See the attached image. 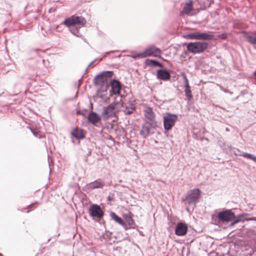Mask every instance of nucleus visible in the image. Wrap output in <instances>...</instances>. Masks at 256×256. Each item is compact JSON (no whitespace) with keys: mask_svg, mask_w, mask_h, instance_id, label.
I'll return each instance as SVG.
<instances>
[{"mask_svg":"<svg viewBox=\"0 0 256 256\" xmlns=\"http://www.w3.org/2000/svg\"><path fill=\"white\" fill-rule=\"evenodd\" d=\"M249 215L248 214H241L236 216L231 210H226L220 212L218 214V218L219 222H230V226H232L242 220L245 216Z\"/></svg>","mask_w":256,"mask_h":256,"instance_id":"nucleus-1","label":"nucleus"},{"mask_svg":"<svg viewBox=\"0 0 256 256\" xmlns=\"http://www.w3.org/2000/svg\"><path fill=\"white\" fill-rule=\"evenodd\" d=\"M113 75V71H104L95 76L93 80V83L95 86H102V92H106L109 86V84L107 82L108 79L112 77Z\"/></svg>","mask_w":256,"mask_h":256,"instance_id":"nucleus-2","label":"nucleus"},{"mask_svg":"<svg viewBox=\"0 0 256 256\" xmlns=\"http://www.w3.org/2000/svg\"><path fill=\"white\" fill-rule=\"evenodd\" d=\"M123 106L122 103L118 102H113L103 108L102 116L104 120H107L110 117L117 119V114L120 112V108Z\"/></svg>","mask_w":256,"mask_h":256,"instance_id":"nucleus-3","label":"nucleus"},{"mask_svg":"<svg viewBox=\"0 0 256 256\" xmlns=\"http://www.w3.org/2000/svg\"><path fill=\"white\" fill-rule=\"evenodd\" d=\"M208 46V42L204 41L190 42L186 44L187 50L193 54L204 52Z\"/></svg>","mask_w":256,"mask_h":256,"instance_id":"nucleus-4","label":"nucleus"},{"mask_svg":"<svg viewBox=\"0 0 256 256\" xmlns=\"http://www.w3.org/2000/svg\"><path fill=\"white\" fill-rule=\"evenodd\" d=\"M162 54V50L158 48L152 46L146 48L143 52L138 53L134 56V58H146L149 56H158Z\"/></svg>","mask_w":256,"mask_h":256,"instance_id":"nucleus-5","label":"nucleus"},{"mask_svg":"<svg viewBox=\"0 0 256 256\" xmlns=\"http://www.w3.org/2000/svg\"><path fill=\"white\" fill-rule=\"evenodd\" d=\"M178 116L176 114L166 112L163 116L164 129L168 131L174 126Z\"/></svg>","mask_w":256,"mask_h":256,"instance_id":"nucleus-6","label":"nucleus"},{"mask_svg":"<svg viewBox=\"0 0 256 256\" xmlns=\"http://www.w3.org/2000/svg\"><path fill=\"white\" fill-rule=\"evenodd\" d=\"M200 190L198 188H194L190 190L186 196V203L188 205L196 206L200 197Z\"/></svg>","mask_w":256,"mask_h":256,"instance_id":"nucleus-7","label":"nucleus"},{"mask_svg":"<svg viewBox=\"0 0 256 256\" xmlns=\"http://www.w3.org/2000/svg\"><path fill=\"white\" fill-rule=\"evenodd\" d=\"M86 23V19L80 16H72L70 18H66L63 22V24L66 26H71L78 24L84 26Z\"/></svg>","mask_w":256,"mask_h":256,"instance_id":"nucleus-8","label":"nucleus"},{"mask_svg":"<svg viewBox=\"0 0 256 256\" xmlns=\"http://www.w3.org/2000/svg\"><path fill=\"white\" fill-rule=\"evenodd\" d=\"M156 126V122H145L142 125V129L140 131V134L143 138H146L150 134L154 133L152 130L155 129Z\"/></svg>","mask_w":256,"mask_h":256,"instance_id":"nucleus-9","label":"nucleus"},{"mask_svg":"<svg viewBox=\"0 0 256 256\" xmlns=\"http://www.w3.org/2000/svg\"><path fill=\"white\" fill-rule=\"evenodd\" d=\"M89 212L92 217L100 219L102 218L104 215V212L101 207L96 204H93L90 206Z\"/></svg>","mask_w":256,"mask_h":256,"instance_id":"nucleus-10","label":"nucleus"},{"mask_svg":"<svg viewBox=\"0 0 256 256\" xmlns=\"http://www.w3.org/2000/svg\"><path fill=\"white\" fill-rule=\"evenodd\" d=\"M188 229L186 224L182 222H178L175 228V234L178 236H184L186 234Z\"/></svg>","mask_w":256,"mask_h":256,"instance_id":"nucleus-11","label":"nucleus"},{"mask_svg":"<svg viewBox=\"0 0 256 256\" xmlns=\"http://www.w3.org/2000/svg\"><path fill=\"white\" fill-rule=\"evenodd\" d=\"M111 86L112 90L114 94H118L120 96V92L122 90V86L120 82L116 79H113L110 80V84H109V86Z\"/></svg>","mask_w":256,"mask_h":256,"instance_id":"nucleus-12","label":"nucleus"},{"mask_svg":"<svg viewBox=\"0 0 256 256\" xmlns=\"http://www.w3.org/2000/svg\"><path fill=\"white\" fill-rule=\"evenodd\" d=\"M101 116L96 112H92L88 116V121L94 126H98V124L100 121Z\"/></svg>","mask_w":256,"mask_h":256,"instance_id":"nucleus-13","label":"nucleus"},{"mask_svg":"<svg viewBox=\"0 0 256 256\" xmlns=\"http://www.w3.org/2000/svg\"><path fill=\"white\" fill-rule=\"evenodd\" d=\"M156 77L158 80H168L170 79V72L166 70L159 69L157 70Z\"/></svg>","mask_w":256,"mask_h":256,"instance_id":"nucleus-14","label":"nucleus"},{"mask_svg":"<svg viewBox=\"0 0 256 256\" xmlns=\"http://www.w3.org/2000/svg\"><path fill=\"white\" fill-rule=\"evenodd\" d=\"M144 112L145 116L147 119L146 122H156L155 120L154 114L151 108H147L144 110Z\"/></svg>","mask_w":256,"mask_h":256,"instance_id":"nucleus-15","label":"nucleus"},{"mask_svg":"<svg viewBox=\"0 0 256 256\" xmlns=\"http://www.w3.org/2000/svg\"><path fill=\"white\" fill-rule=\"evenodd\" d=\"M214 36L206 32H197L196 40H210L214 39Z\"/></svg>","mask_w":256,"mask_h":256,"instance_id":"nucleus-16","label":"nucleus"},{"mask_svg":"<svg viewBox=\"0 0 256 256\" xmlns=\"http://www.w3.org/2000/svg\"><path fill=\"white\" fill-rule=\"evenodd\" d=\"M104 186V182H103L100 179L96 180L88 184V188L91 190L102 188Z\"/></svg>","mask_w":256,"mask_h":256,"instance_id":"nucleus-17","label":"nucleus"},{"mask_svg":"<svg viewBox=\"0 0 256 256\" xmlns=\"http://www.w3.org/2000/svg\"><path fill=\"white\" fill-rule=\"evenodd\" d=\"M124 218L128 226L130 228H133L134 225V222L132 219L131 214H124Z\"/></svg>","mask_w":256,"mask_h":256,"instance_id":"nucleus-18","label":"nucleus"},{"mask_svg":"<svg viewBox=\"0 0 256 256\" xmlns=\"http://www.w3.org/2000/svg\"><path fill=\"white\" fill-rule=\"evenodd\" d=\"M110 216L112 220H114L116 222H118V224L124 226V222L122 220L121 218L118 216V215L116 214L114 212H111L110 213Z\"/></svg>","mask_w":256,"mask_h":256,"instance_id":"nucleus-19","label":"nucleus"},{"mask_svg":"<svg viewBox=\"0 0 256 256\" xmlns=\"http://www.w3.org/2000/svg\"><path fill=\"white\" fill-rule=\"evenodd\" d=\"M192 0H190L188 2L185 4L183 8V12L185 14H188L192 10Z\"/></svg>","mask_w":256,"mask_h":256,"instance_id":"nucleus-20","label":"nucleus"},{"mask_svg":"<svg viewBox=\"0 0 256 256\" xmlns=\"http://www.w3.org/2000/svg\"><path fill=\"white\" fill-rule=\"evenodd\" d=\"M72 136L78 139L82 138L84 137L83 131L78 128H76L72 133Z\"/></svg>","mask_w":256,"mask_h":256,"instance_id":"nucleus-21","label":"nucleus"},{"mask_svg":"<svg viewBox=\"0 0 256 256\" xmlns=\"http://www.w3.org/2000/svg\"><path fill=\"white\" fill-rule=\"evenodd\" d=\"M147 62H148V64L153 66V67H156V66H160V67H162V64L160 62L156 60H147Z\"/></svg>","mask_w":256,"mask_h":256,"instance_id":"nucleus-22","label":"nucleus"},{"mask_svg":"<svg viewBox=\"0 0 256 256\" xmlns=\"http://www.w3.org/2000/svg\"><path fill=\"white\" fill-rule=\"evenodd\" d=\"M197 32H190L189 34H184L182 37L186 39L193 40H196Z\"/></svg>","mask_w":256,"mask_h":256,"instance_id":"nucleus-23","label":"nucleus"},{"mask_svg":"<svg viewBox=\"0 0 256 256\" xmlns=\"http://www.w3.org/2000/svg\"><path fill=\"white\" fill-rule=\"evenodd\" d=\"M240 156L248 159L252 160L256 162V156L252 154L246 152H242V154Z\"/></svg>","mask_w":256,"mask_h":256,"instance_id":"nucleus-24","label":"nucleus"},{"mask_svg":"<svg viewBox=\"0 0 256 256\" xmlns=\"http://www.w3.org/2000/svg\"><path fill=\"white\" fill-rule=\"evenodd\" d=\"M184 88H185L184 92H185L186 96V98H188V100H190L192 98V92L190 90V86H188V87H184Z\"/></svg>","mask_w":256,"mask_h":256,"instance_id":"nucleus-25","label":"nucleus"},{"mask_svg":"<svg viewBox=\"0 0 256 256\" xmlns=\"http://www.w3.org/2000/svg\"><path fill=\"white\" fill-rule=\"evenodd\" d=\"M248 42L252 44H256V36H252L251 35H248L246 37Z\"/></svg>","mask_w":256,"mask_h":256,"instance_id":"nucleus-26","label":"nucleus"},{"mask_svg":"<svg viewBox=\"0 0 256 256\" xmlns=\"http://www.w3.org/2000/svg\"><path fill=\"white\" fill-rule=\"evenodd\" d=\"M122 111L124 112V113L126 114H130L134 112V108L133 107L132 108H128L124 107V110H122Z\"/></svg>","mask_w":256,"mask_h":256,"instance_id":"nucleus-27","label":"nucleus"},{"mask_svg":"<svg viewBox=\"0 0 256 256\" xmlns=\"http://www.w3.org/2000/svg\"><path fill=\"white\" fill-rule=\"evenodd\" d=\"M70 32L74 36L77 37H80V34L79 33L78 30L77 29H70Z\"/></svg>","mask_w":256,"mask_h":256,"instance_id":"nucleus-28","label":"nucleus"},{"mask_svg":"<svg viewBox=\"0 0 256 256\" xmlns=\"http://www.w3.org/2000/svg\"><path fill=\"white\" fill-rule=\"evenodd\" d=\"M182 76L184 79V87H188L190 86L189 84H188V80L187 78V77L184 73L182 74Z\"/></svg>","mask_w":256,"mask_h":256,"instance_id":"nucleus-29","label":"nucleus"},{"mask_svg":"<svg viewBox=\"0 0 256 256\" xmlns=\"http://www.w3.org/2000/svg\"><path fill=\"white\" fill-rule=\"evenodd\" d=\"M40 50L39 49L32 50L30 51L31 54L34 56H38V52Z\"/></svg>","mask_w":256,"mask_h":256,"instance_id":"nucleus-30","label":"nucleus"},{"mask_svg":"<svg viewBox=\"0 0 256 256\" xmlns=\"http://www.w3.org/2000/svg\"><path fill=\"white\" fill-rule=\"evenodd\" d=\"M248 216L249 215H248ZM247 216H246L245 218L241 222H244V220H248H248H256V217H252L250 218H248Z\"/></svg>","mask_w":256,"mask_h":256,"instance_id":"nucleus-31","label":"nucleus"},{"mask_svg":"<svg viewBox=\"0 0 256 256\" xmlns=\"http://www.w3.org/2000/svg\"><path fill=\"white\" fill-rule=\"evenodd\" d=\"M218 37L219 38H220L222 39V40H225L227 38V34H224V33L218 35Z\"/></svg>","mask_w":256,"mask_h":256,"instance_id":"nucleus-32","label":"nucleus"},{"mask_svg":"<svg viewBox=\"0 0 256 256\" xmlns=\"http://www.w3.org/2000/svg\"><path fill=\"white\" fill-rule=\"evenodd\" d=\"M125 107L128 108H132L133 107L134 108V110H135V106L134 104L132 102H130V104H128V105L126 106Z\"/></svg>","mask_w":256,"mask_h":256,"instance_id":"nucleus-33","label":"nucleus"},{"mask_svg":"<svg viewBox=\"0 0 256 256\" xmlns=\"http://www.w3.org/2000/svg\"><path fill=\"white\" fill-rule=\"evenodd\" d=\"M30 130H31V132H32L33 134L35 136H37V132L34 131V130H33L32 128H30Z\"/></svg>","mask_w":256,"mask_h":256,"instance_id":"nucleus-34","label":"nucleus"},{"mask_svg":"<svg viewBox=\"0 0 256 256\" xmlns=\"http://www.w3.org/2000/svg\"><path fill=\"white\" fill-rule=\"evenodd\" d=\"M108 201H112L113 200V198L110 195H109L108 197Z\"/></svg>","mask_w":256,"mask_h":256,"instance_id":"nucleus-35","label":"nucleus"},{"mask_svg":"<svg viewBox=\"0 0 256 256\" xmlns=\"http://www.w3.org/2000/svg\"><path fill=\"white\" fill-rule=\"evenodd\" d=\"M110 52H112L111 51V52H105L103 56H106V54H110Z\"/></svg>","mask_w":256,"mask_h":256,"instance_id":"nucleus-36","label":"nucleus"},{"mask_svg":"<svg viewBox=\"0 0 256 256\" xmlns=\"http://www.w3.org/2000/svg\"><path fill=\"white\" fill-rule=\"evenodd\" d=\"M94 62H91L89 64H88V66L86 68V70H88V68L89 66H90L92 64H94Z\"/></svg>","mask_w":256,"mask_h":256,"instance_id":"nucleus-37","label":"nucleus"},{"mask_svg":"<svg viewBox=\"0 0 256 256\" xmlns=\"http://www.w3.org/2000/svg\"><path fill=\"white\" fill-rule=\"evenodd\" d=\"M108 234L107 236H110V234H111V232H108Z\"/></svg>","mask_w":256,"mask_h":256,"instance_id":"nucleus-38","label":"nucleus"},{"mask_svg":"<svg viewBox=\"0 0 256 256\" xmlns=\"http://www.w3.org/2000/svg\"><path fill=\"white\" fill-rule=\"evenodd\" d=\"M77 114H82V112H80V111H77Z\"/></svg>","mask_w":256,"mask_h":256,"instance_id":"nucleus-39","label":"nucleus"},{"mask_svg":"<svg viewBox=\"0 0 256 256\" xmlns=\"http://www.w3.org/2000/svg\"><path fill=\"white\" fill-rule=\"evenodd\" d=\"M98 60V58H96L94 60H93L92 62H96V60Z\"/></svg>","mask_w":256,"mask_h":256,"instance_id":"nucleus-40","label":"nucleus"},{"mask_svg":"<svg viewBox=\"0 0 256 256\" xmlns=\"http://www.w3.org/2000/svg\"><path fill=\"white\" fill-rule=\"evenodd\" d=\"M102 60V58H100L99 59V61H101Z\"/></svg>","mask_w":256,"mask_h":256,"instance_id":"nucleus-41","label":"nucleus"},{"mask_svg":"<svg viewBox=\"0 0 256 256\" xmlns=\"http://www.w3.org/2000/svg\"><path fill=\"white\" fill-rule=\"evenodd\" d=\"M32 205V204H31L29 205L28 207H30Z\"/></svg>","mask_w":256,"mask_h":256,"instance_id":"nucleus-42","label":"nucleus"},{"mask_svg":"<svg viewBox=\"0 0 256 256\" xmlns=\"http://www.w3.org/2000/svg\"><path fill=\"white\" fill-rule=\"evenodd\" d=\"M226 131H228V128H226Z\"/></svg>","mask_w":256,"mask_h":256,"instance_id":"nucleus-43","label":"nucleus"},{"mask_svg":"<svg viewBox=\"0 0 256 256\" xmlns=\"http://www.w3.org/2000/svg\"><path fill=\"white\" fill-rule=\"evenodd\" d=\"M0 256H3L2 254L0 253Z\"/></svg>","mask_w":256,"mask_h":256,"instance_id":"nucleus-44","label":"nucleus"},{"mask_svg":"<svg viewBox=\"0 0 256 256\" xmlns=\"http://www.w3.org/2000/svg\"><path fill=\"white\" fill-rule=\"evenodd\" d=\"M30 212V210H28L26 212L28 213Z\"/></svg>","mask_w":256,"mask_h":256,"instance_id":"nucleus-45","label":"nucleus"}]
</instances>
